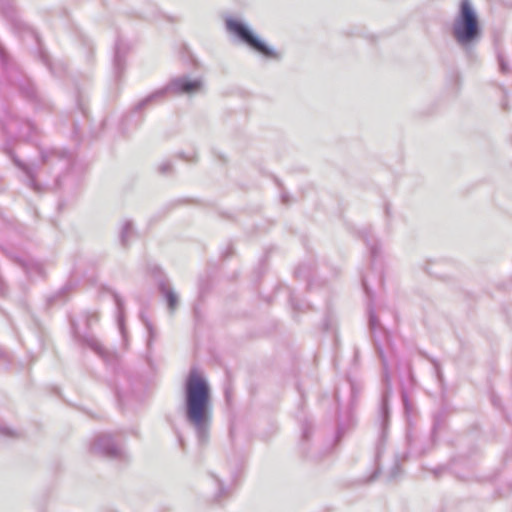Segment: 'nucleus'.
I'll use <instances>...</instances> for the list:
<instances>
[{
  "label": "nucleus",
  "mask_w": 512,
  "mask_h": 512,
  "mask_svg": "<svg viewBox=\"0 0 512 512\" xmlns=\"http://www.w3.org/2000/svg\"><path fill=\"white\" fill-rule=\"evenodd\" d=\"M183 412L185 422L195 431L199 442H206L212 423L211 388L196 368L190 369L184 382Z\"/></svg>",
  "instance_id": "nucleus-1"
},
{
  "label": "nucleus",
  "mask_w": 512,
  "mask_h": 512,
  "mask_svg": "<svg viewBox=\"0 0 512 512\" xmlns=\"http://www.w3.org/2000/svg\"><path fill=\"white\" fill-rule=\"evenodd\" d=\"M451 35L464 50L472 49L481 39L480 21L470 0H461L451 26Z\"/></svg>",
  "instance_id": "nucleus-2"
},
{
  "label": "nucleus",
  "mask_w": 512,
  "mask_h": 512,
  "mask_svg": "<svg viewBox=\"0 0 512 512\" xmlns=\"http://www.w3.org/2000/svg\"><path fill=\"white\" fill-rule=\"evenodd\" d=\"M203 87L204 82L202 78L191 79L188 75L175 77L165 87L139 101L135 106V111H141L148 105L161 101L168 93L193 95L202 91Z\"/></svg>",
  "instance_id": "nucleus-3"
},
{
  "label": "nucleus",
  "mask_w": 512,
  "mask_h": 512,
  "mask_svg": "<svg viewBox=\"0 0 512 512\" xmlns=\"http://www.w3.org/2000/svg\"><path fill=\"white\" fill-rule=\"evenodd\" d=\"M225 26L230 33L255 52L265 58L280 59V54L261 40L246 23L229 17L225 20Z\"/></svg>",
  "instance_id": "nucleus-4"
},
{
  "label": "nucleus",
  "mask_w": 512,
  "mask_h": 512,
  "mask_svg": "<svg viewBox=\"0 0 512 512\" xmlns=\"http://www.w3.org/2000/svg\"><path fill=\"white\" fill-rule=\"evenodd\" d=\"M91 451L100 454L112 460L126 462L128 455L124 450L122 444L114 439V436L109 433H101L97 435L90 447Z\"/></svg>",
  "instance_id": "nucleus-5"
},
{
  "label": "nucleus",
  "mask_w": 512,
  "mask_h": 512,
  "mask_svg": "<svg viewBox=\"0 0 512 512\" xmlns=\"http://www.w3.org/2000/svg\"><path fill=\"white\" fill-rule=\"evenodd\" d=\"M369 328L372 334V338L374 341V345L376 348V351L381 359L382 366H383V377L386 382H388V364L387 360L384 356L383 346H382V339L385 341H389L388 334L386 330L381 325L378 317L376 316L375 312L372 308H369Z\"/></svg>",
  "instance_id": "nucleus-6"
},
{
  "label": "nucleus",
  "mask_w": 512,
  "mask_h": 512,
  "mask_svg": "<svg viewBox=\"0 0 512 512\" xmlns=\"http://www.w3.org/2000/svg\"><path fill=\"white\" fill-rule=\"evenodd\" d=\"M41 162L57 173L67 171L72 162V155L66 150L49 149L41 151Z\"/></svg>",
  "instance_id": "nucleus-7"
},
{
  "label": "nucleus",
  "mask_w": 512,
  "mask_h": 512,
  "mask_svg": "<svg viewBox=\"0 0 512 512\" xmlns=\"http://www.w3.org/2000/svg\"><path fill=\"white\" fill-rule=\"evenodd\" d=\"M6 153L10 155L14 164L24 173L26 176L27 184L30 188H32L35 192H40L42 190L40 184L36 180L37 167L34 164H26L20 161L10 150H6Z\"/></svg>",
  "instance_id": "nucleus-8"
},
{
  "label": "nucleus",
  "mask_w": 512,
  "mask_h": 512,
  "mask_svg": "<svg viewBox=\"0 0 512 512\" xmlns=\"http://www.w3.org/2000/svg\"><path fill=\"white\" fill-rule=\"evenodd\" d=\"M158 289L162 297L167 303V307L170 314H173L179 305V296L173 287L170 285L168 280H160L158 282Z\"/></svg>",
  "instance_id": "nucleus-9"
},
{
  "label": "nucleus",
  "mask_w": 512,
  "mask_h": 512,
  "mask_svg": "<svg viewBox=\"0 0 512 512\" xmlns=\"http://www.w3.org/2000/svg\"><path fill=\"white\" fill-rule=\"evenodd\" d=\"M71 325H72L73 334L78 341L86 344L88 347H90L94 352H96L102 358L107 357L108 352L105 350V348L99 343V341L94 336L82 334L73 321L71 322Z\"/></svg>",
  "instance_id": "nucleus-10"
},
{
  "label": "nucleus",
  "mask_w": 512,
  "mask_h": 512,
  "mask_svg": "<svg viewBox=\"0 0 512 512\" xmlns=\"http://www.w3.org/2000/svg\"><path fill=\"white\" fill-rule=\"evenodd\" d=\"M127 47L122 41H118L114 53V69L117 75L124 69V55Z\"/></svg>",
  "instance_id": "nucleus-11"
},
{
  "label": "nucleus",
  "mask_w": 512,
  "mask_h": 512,
  "mask_svg": "<svg viewBox=\"0 0 512 512\" xmlns=\"http://www.w3.org/2000/svg\"><path fill=\"white\" fill-rule=\"evenodd\" d=\"M135 231L131 221H125L120 230V242L123 247H127L130 240L134 237Z\"/></svg>",
  "instance_id": "nucleus-12"
},
{
  "label": "nucleus",
  "mask_w": 512,
  "mask_h": 512,
  "mask_svg": "<svg viewBox=\"0 0 512 512\" xmlns=\"http://www.w3.org/2000/svg\"><path fill=\"white\" fill-rule=\"evenodd\" d=\"M388 395H389L388 391H386L382 395L381 407H380V418H381V427H382L383 434H384V431L386 429V426L388 424V419H389Z\"/></svg>",
  "instance_id": "nucleus-13"
},
{
  "label": "nucleus",
  "mask_w": 512,
  "mask_h": 512,
  "mask_svg": "<svg viewBox=\"0 0 512 512\" xmlns=\"http://www.w3.org/2000/svg\"><path fill=\"white\" fill-rule=\"evenodd\" d=\"M114 301L117 307V321L122 334H124V303L119 295L114 294Z\"/></svg>",
  "instance_id": "nucleus-14"
},
{
  "label": "nucleus",
  "mask_w": 512,
  "mask_h": 512,
  "mask_svg": "<svg viewBox=\"0 0 512 512\" xmlns=\"http://www.w3.org/2000/svg\"><path fill=\"white\" fill-rule=\"evenodd\" d=\"M27 275L32 276L34 274L42 275V267L37 262H29L22 264Z\"/></svg>",
  "instance_id": "nucleus-15"
},
{
  "label": "nucleus",
  "mask_w": 512,
  "mask_h": 512,
  "mask_svg": "<svg viewBox=\"0 0 512 512\" xmlns=\"http://www.w3.org/2000/svg\"><path fill=\"white\" fill-rule=\"evenodd\" d=\"M364 241L368 246L371 256L375 258L378 254V242L372 236H364Z\"/></svg>",
  "instance_id": "nucleus-16"
},
{
  "label": "nucleus",
  "mask_w": 512,
  "mask_h": 512,
  "mask_svg": "<svg viewBox=\"0 0 512 512\" xmlns=\"http://www.w3.org/2000/svg\"><path fill=\"white\" fill-rule=\"evenodd\" d=\"M157 171L159 174H162V175H168V174L172 173V171H173L172 163L168 160L161 162L157 167Z\"/></svg>",
  "instance_id": "nucleus-17"
},
{
  "label": "nucleus",
  "mask_w": 512,
  "mask_h": 512,
  "mask_svg": "<svg viewBox=\"0 0 512 512\" xmlns=\"http://www.w3.org/2000/svg\"><path fill=\"white\" fill-rule=\"evenodd\" d=\"M400 475V465H399V458L396 456L395 458V464L390 472V479H396Z\"/></svg>",
  "instance_id": "nucleus-18"
},
{
  "label": "nucleus",
  "mask_w": 512,
  "mask_h": 512,
  "mask_svg": "<svg viewBox=\"0 0 512 512\" xmlns=\"http://www.w3.org/2000/svg\"><path fill=\"white\" fill-rule=\"evenodd\" d=\"M498 63H499V69L502 73H508L509 67L502 55H498Z\"/></svg>",
  "instance_id": "nucleus-19"
},
{
  "label": "nucleus",
  "mask_w": 512,
  "mask_h": 512,
  "mask_svg": "<svg viewBox=\"0 0 512 512\" xmlns=\"http://www.w3.org/2000/svg\"><path fill=\"white\" fill-rule=\"evenodd\" d=\"M98 319H99V317H98V314L96 312H92V313L87 314V316H86V325H87V327H90V325L93 322H97Z\"/></svg>",
  "instance_id": "nucleus-20"
},
{
  "label": "nucleus",
  "mask_w": 512,
  "mask_h": 512,
  "mask_svg": "<svg viewBox=\"0 0 512 512\" xmlns=\"http://www.w3.org/2000/svg\"><path fill=\"white\" fill-rule=\"evenodd\" d=\"M0 434L8 437H13L15 435L10 428L5 426H0Z\"/></svg>",
  "instance_id": "nucleus-21"
},
{
  "label": "nucleus",
  "mask_w": 512,
  "mask_h": 512,
  "mask_svg": "<svg viewBox=\"0 0 512 512\" xmlns=\"http://www.w3.org/2000/svg\"><path fill=\"white\" fill-rule=\"evenodd\" d=\"M145 326H146L147 331L149 333V342H150L151 339L154 336V328H153L152 324L149 321H145Z\"/></svg>",
  "instance_id": "nucleus-22"
},
{
  "label": "nucleus",
  "mask_w": 512,
  "mask_h": 512,
  "mask_svg": "<svg viewBox=\"0 0 512 512\" xmlns=\"http://www.w3.org/2000/svg\"><path fill=\"white\" fill-rule=\"evenodd\" d=\"M6 58H7L6 52H5L4 48L0 45V61L2 63H5L6 62Z\"/></svg>",
  "instance_id": "nucleus-23"
},
{
  "label": "nucleus",
  "mask_w": 512,
  "mask_h": 512,
  "mask_svg": "<svg viewBox=\"0 0 512 512\" xmlns=\"http://www.w3.org/2000/svg\"><path fill=\"white\" fill-rule=\"evenodd\" d=\"M309 437V427L308 426H304L303 427V431H302V438L307 440Z\"/></svg>",
  "instance_id": "nucleus-24"
},
{
  "label": "nucleus",
  "mask_w": 512,
  "mask_h": 512,
  "mask_svg": "<svg viewBox=\"0 0 512 512\" xmlns=\"http://www.w3.org/2000/svg\"><path fill=\"white\" fill-rule=\"evenodd\" d=\"M343 434H344L343 428L341 425H339L338 429H337V433H336L337 440H340V438L343 436Z\"/></svg>",
  "instance_id": "nucleus-25"
},
{
  "label": "nucleus",
  "mask_w": 512,
  "mask_h": 512,
  "mask_svg": "<svg viewBox=\"0 0 512 512\" xmlns=\"http://www.w3.org/2000/svg\"><path fill=\"white\" fill-rule=\"evenodd\" d=\"M362 285L364 287V290H365L366 294L369 295L370 294V290H369V288L367 286V283H366V280L364 278L362 279Z\"/></svg>",
  "instance_id": "nucleus-26"
},
{
  "label": "nucleus",
  "mask_w": 512,
  "mask_h": 512,
  "mask_svg": "<svg viewBox=\"0 0 512 512\" xmlns=\"http://www.w3.org/2000/svg\"><path fill=\"white\" fill-rule=\"evenodd\" d=\"M179 158L186 160V161H192V158L186 157L183 153L179 154Z\"/></svg>",
  "instance_id": "nucleus-27"
},
{
  "label": "nucleus",
  "mask_w": 512,
  "mask_h": 512,
  "mask_svg": "<svg viewBox=\"0 0 512 512\" xmlns=\"http://www.w3.org/2000/svg\"><path fill=\"white\" fill-rule=\"evenodd\" d=\"M45 63L48 65L49 69L52 71V73H56L52 65L48 62V59H44Z\"/></svg>",
  "instance_id": "nucleus-28"
},
{
  "label": "nucleus",
  "mask_w": 512,
  "mask_h": 512,
  "mask_svg": "<svg viewBox=\"0 0 512 512\" xmlns=\"http://www.w3.org/2000/svg\"><path fill=\"white\" fill-rule=\"evenodd\" d=\"M381 453L380 447L377 448L376 458L378 459Z\"/></svg>",
  "instance_id": "nucleus-29"
},
{
  "label": "nucleus",
  "mask_w": 512,
  "mask_h": 512,
  "mask_svg": "<svg viewBox=\"0 0 512 512\" xmlns=\"http://www.w3.org/2000/svg\"><path fill=\"white\" fill-rule=\"evenodd\" d=\"M282 201H283L284 203H287V197H286V195H282Z\"/></svg>",
  "instance_id": "nucleus-30"
},
{
  "label": "nucleus",
  "mask_w": 512,
  "mask_h": 512,
  "mask_svg": "<svg viewBox=\"0 0 512 512\" xmlns=\"http://www.w3.org/2000/svg\"><path fill=\"white\" fill-rule=\"evenodd\" d=\"M293 307H294L295 310H301V307L295 305L294 303H293Z\"/></svg>",
  "instance_id": "nucleus-31"
},
{
  "label": "nucleus",
  "mask_w": 512,
  "mask_h": 512,
  "mask_svg": "<svg viewBox=\"0 0 512 512\" xmlns=\"http://www.w3.org/2000/svg\"><path fill=\"white\" fill-rule=\"evenodd\" d=\"M56 184L59 186V177L56 178Z\"/></svg>",
  "instance_id": "nucleus-32"
}]
</instances>
